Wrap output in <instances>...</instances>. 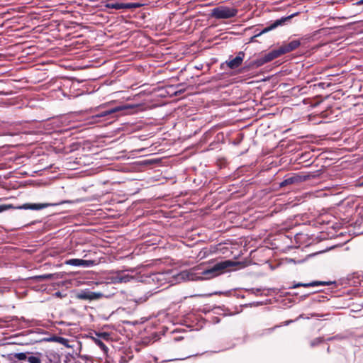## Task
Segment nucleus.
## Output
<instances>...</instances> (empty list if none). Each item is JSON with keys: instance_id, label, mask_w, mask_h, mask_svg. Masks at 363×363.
I'll return each mask as SVG.
<instances>
[{"instance_id": "f257e3e1", "label": "nucleus", "mask_w": 363, "mask_h": 363, "mask_svg": "<svg viewBox=\"0 0 363 363\" xmlns=\"http://www.w3.org/2000/svg\"><path fill=\"white\" fill-rule=\"evenodd\" d=\"M240 262L232 260H225L216 263L212 267L202 272L205 279H211L230 270L232 267L240 265Z\"/></svg>"}, {"instance_id": "f03ea898", "label": "nucleus", "mask_w": 363, "mask_h": 363, "mask_svg": "<svg viewBox=\"0 0 363 363\" xmlns=\"http://www.w3.org/2000/svg\"><path fill=\"white\" fill-rule=\"evenodd\" d=\"M238 10L234 7L219 6L211 11V16L216 19H228L237 16Z\"/></svg>"}, {"instance_id": "7ed1b4c3", "label": "nucleus", "mask_w": 363, "mask_h": 363, "mask_svg": "<svg viewBox=\"0 0 363 363\" xmlns=\"http://www.w3.org/2000/svg\"><path fill=\"white\" fill-rule=\"evenodd\" d=\"M51 203H24L23 205L18 206L17 208L14 207L12 204H3L0 205V213L13 208H18V209H30L38 211L47 208L51 206Z\"/></svg>"}, {"instance_id": "20e7f679", "label": "nucleus", "mask_w": 363, "mask_h": 363, "mask_svg": "<svg viewBox=\"0 0 363 363\" xmlns=\"http://www.w3.org/2000/svg\"><path fill=\"white\" fill-rule=\"evenodd\" d=\"M296 15H297V13H293V14H291L290 16H284V17H281L279 19L276 20L271 25H269V26L264 28L262 31H260L259 33L256 34L254 37L255 38V37L260 36L261 35H262L264 33H267L269 31H271V30L277 28L279 26H282L285 25L288 22H289L293 17H294Z\"/></svg>"}, {"instance_id": "39448f33", "label": "nucleus", "mask_w": 363, "mask_h": 363, "mask_svg": "<svg viewBox=\"0 0 363 363\" xmlns=\"http://www.w3.org/2000/svg\"><path fill=\"white\" fill-rule=\"evenodd\" d=\"M103 294L101 292H94L89 290H82L77 294V298L81 300H97L102 298Z\"/></svg>"}, {"instance_id": "423d86ee", "label": "nucleus", "mask_w": 363, "mask_h": 363, "mask_svg": "<svg viewBox=\"0 0 363 363\" xmlns=\"http://www.w3.org/2000/svg\"><path fill=\"white\" fill-rule=\"evenodd\" d=\"M245 52L242 51H240L237 56L233 59H229L225 61V64L231 69H235L238 68L242 63L245 58Z\"/></svg>"}, {"instance_id": "0eeeda50", "label": "nucleus", "mask_w": 363, "mask_h": 363, "mask_svg": "<svg viewBox=\"0 0 363 363\" xmlns=\"http://www.w3.org/2000/svg\"><path fill=\"white\" fill-rule=\"evenodd\" d=\"M65 264L75 267H88L92 266L94 264V261L74 258L66 260Z\"/></svg>"}, {"instance_id": "6e6552de", "label": "nucleus", "mask_w": 363, "mask_h": 363, "mask_svg": "<svg viewBox=\"0 0 363 363\" xmlns=\"http://www.w3.org/2000/svg\"><path fill=\"white\" fill-rule=\"evenodd\" d=\"M301 45L299 40H294L288 43L284 44L279 47L282 55L290 52L297 49Z\"/></svg>"}, {"instance_id": "1a4fd4ad", "label": "nucleus", "mask_w": 363, "mask_h": 363, "mask_svg": "<svg viewBox=\"0 0 363 363\" xmlns=\"http://www.w3.org/2000/svg\"><path fill=\"white\" fill-rule=\"evenodd\" d=\"M133 107H134V106H130V105L117 106V107H115V108L106 110V111H104L101 112L100 113L96 114L95 116V117L96 118H101V117H106V116H113L114 113H116L118 111H123L125 109H128V108H132Z\"/></svg>"}, {"instance_id": "9d476101", "label": "nucleus", "mask_w": 363, "mask_h": 363, "mask_svg": "<svg viewBox=\"0 0 363 363\" xmlns=\"http://www.w3.org/2000/svg\"><path fill=\"white\" fill-rule=\"evenodd\" d=\"M335 284V281H313L309 283H298L293 286L292 288H297L300 286H303L305 288L311 287V286H329L331 284Z\"/></svg>"}, {"instance_id": "9b49d317", "label": "nucleus", "mask_w": 363, "mask_h": 363, "mask_svg": "<svg viewBox=\"0 0 363 363\" xmlns=\"http://www.w3.org/2000/svg\"><path fill=\"white\" fill-rule=\"evenodd\" d=\"M301 177L298 175H292L284 179L280 184V187H284L290 184L301 182Z\"/></svg>"}, {"instance_id": "f8f14e48", "label": "nucleus", "mask_w": 363, "mask_h": 363, "mask_svg": "<svg viewBox=\"0 0 363 363\" xmlns=\"http://www.w3.org/2000/svg\"><path fill=\"white\" fill-rule=\"evenodd\" d=\"M281 55H282V54L281 53V50L279 48L278 49L273 50L271 52H268L267 54L264 55L263 57L265 62L268 63L272 61L273 60L280 57Z\"/></svg>"}, {"instance_id": "ddd939ff", "label": "nucleus", "mask_w": 363, "mask_h": 363, "mask_svg": "<svg viewBox=\"0 0 363 363\" xmlns=\"http://www.w3.org/2000/svg\"><path fill=\"white\" fill-rule=\"evenodd\" d=\"M106 6L108 9H114L116 10L130 8V6L129 4H125L119 3V2H111V1L107 3Z\"/></svg>"}, {"instance_id": "4468645a", "label": "nucleus", "mask_w": 363, "mask_h": 363, "mask_svg": "<svg viewBox=\"0 0 363 363\" xmlns=\"http://www.w3.org/2000/svg\"><path fill=\"white\" fill-rule=\"evenodd\" d=\"M133 279V277L129 275H125L123 274H117L116 277H113V282L115 283H126L130 281V279Z\"/></svg>"}, {"instance_id": "2eb2a0df", "label": "nucleus", "mask_w": 363, "mask_h": 363, "mask_svg": "<svg viewBox=\"0 0 363 363\" xmlns=\"http://www.w3.org/2000/svg\"><path fill=\"white\" fill-rule=\"evenodd\" d=\"M267 62H265L264 57H262L256 60L251 62L250 63V65H248V68H255V67L257 68V67L262 66L263 65H264Z\"/></svg>"}, {"instance_id": "dca6fc26", "label": "nucleus", "mask_w": 363, "mask_h": 363, "mask_svg": "<svg viewBox=\"0 0 363 363\" xmlns=\"http://www.w3.org/2000/svg\"><path fill=\"white\" fill-rule=\"evenodd\" d=\"M323 341H324V338L323 337H316V338H315V339H313V340L311 341L310 345H311V347H315L316 345H320Z\"/></svg>"}, {"instance_id": "f3484780", "label": "nucleus", "mask_w": 363, "mask_h": 363, "mask_svg": "<svg viewBox=\"0 0 363 363\" xmlns=\"http://www.w3.org/2000/svg\"><path fill=\"white\" fill-rule=\"evenodd\" d=\"M14 358L17 359L18 360H26L27 358L26 353L24 352H19V353H14L13 354Z\"/></svg>"}, {"instance_id": "a211bd4d", "label": "nucleus", "mask_w": 363, "mask_h": 363, "mask_svg": "<svg viewBox=\"0 0 363 363\" xmlns=\"http://www.w3.org/2000/svg\"><path fill=\"white\" fill-rule=\"evenodd\" d=\"M28 362L29 363H41V360L38 357L30 356L28 357Z\"/></svg>"}, {"instance_id": "6ab92c4d", "label": "nucleus", "mask_w": 363, "mask_h": 363, "mask_svg": "<svg viewBox=\"0 0 363 363\" xmlns=\"http://www.w3.org/2000/svg\"><path fill=\"white\" fill-rule=\"evenodd\" d=\"M277 326H275L274 328H267V329H265V330H263V333H272V332L274 330V329L275 328H277Z\"/></svg>"}, {"instance_id": "aec40b11", "label": "nucleus", "mask_w": 363, "mask_h": 363, "mask_svg": "<svg viewBox=\"0 0 363 363\" xmlns=\"http://www.w3.org/2000/svg\"><path fill=\"white\" fill-rule=\"evenodd\" d=\"M55 339L59 342H62L63 341H65V339L63 337H55Z\"/></svg>"}, {"instance_id": "412c9836", "label": "nucleus", "mask_w": 363, "mask_h": 363, "mask_svg": "<svg viewBox=\"0 0 363 363\" xmlns=\"http://www.w3.org/2000/svg\"><path fill=\"white\" fill-rule=\"evenodd\" d=\"M99 345H100V347L103 349H104L106 347V345L101 341H99Z\"/></svg>"}, {"instance_id": "4be33fe9", "label": "nucleus", "mask_w": 363, "mask_h": 363, "mask_svg": "<svg viewBox=\"0 0 363 363\" xmlns=\"http://www.w3.org/2000/svg\"><path fill=\"white\" fill-rule=\"evenodd\" d=\"M356 5H362L363 4V0H359L355 3Z\"/></svg>"}, {"instance_id": "5701e85b", "label": "nucleus", "mask_w": 363, "mask_h": 363, "mask_svg": "<svg viewBox=\"0 0 363 363\" xmlns=\"http://www.w3.org/2000/svg\"><path fill=\"white\" fill-rule=\"evenodd\" d=\"M360 185H361V186H363V182L361 183V184H360Z\"/></svg>"}]
</instances>
